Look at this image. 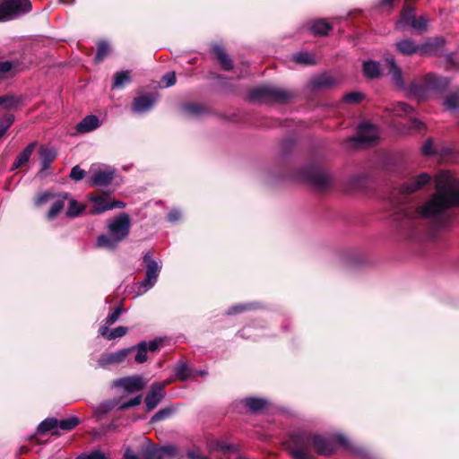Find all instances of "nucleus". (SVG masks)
I'll use <instances>...</instances> for the list:
<instances>
[{
  "mask_svg": "<svg viewBox=\"0 0 459 459\" xmlns=\"http://www.w3.org/2000/svg\"><path fill=\"white\" fill-rule=\"evenodd\" d=\"M436 193L420 208L401 205L393 214L397 230L406 238H415L420 230V218H437L440 228L445 227L449 217L444 212L451 207H459V183L448 171L436 177Z\"/></svg>",
  "mask_w": 459,
  "mask_h": 459,
  "instance_id": "1",
  "label": "nucleus"
},
{
  "mask_svg": "<svg viewBox=\"0 0 459 459\" xmlns=\"http://www.w3.org/2000/svg\"><path fill=\"white\" fill-rule=\"evenodd\" d=\"M335 443L349 447V441L342 434H335L332 438L321 435L299 431L290 435V453L294 459H312L310 446H314L319 455H330L333 453Z\"/></svg>",
  "mask_w": 459,
  "mask_h": 459,
  "instance_id": "2",
  "label": "nucleus"
},
{
  "mask_svg": "<svg viewBox=\"0 0 459 459\" xmlns=\"http://www.w3.org/2000/svg\"><path fill=\"white\" fill-rule=\"evenodd\" d=\"M448 85V78L428 74L424 76L422 84L413 82L409 85L407 91L409 95L417 100H424L429 92L441 93L446 90Z\"/></svg>",
  "mask_w": 459,
  "mask_h": 459,
  "instance_id": "3",
  "label": "nucleus"
},
{
  "mask_svg": "<svg viewBox=\"0 0 459 459\" xmlns=\"http://www.w3.org/2000/svg\"><path fill=\"white\" fill-rule=\"evenodd\" d=\"M290 98L289 91L273 85L258 86L249 92V99L254 101L285 102Z\"/></svg>",
  "mask_w": 459,
  "mask_h": 459,
  "instance_id": "4",
  "label": "nucleus"
},
{
  "mask_svg": "<svg viewBox=\"0 0 459 459\" xmlns=\"http://www.w3.org/2000/svg\"><path fill=\"white\" fill-rule=\"evenodd\" d=\"M30 10V0H0V22L13 20Z\"/></svg>",
  "mask_w": 459,
  "mask_h": 459,
  "instance_id": "5",
  "label": "nucleus"
},
{
  "mask_svg": "<svg viewBox=\"0 0 459 459\" xmlns=\"http://www.w3.org/2000/svg\"><path fill=\"white\" fill-rule=\"evenodd\" d=\"M143 259L146 264V270L144 279L139 282L138 294L140 295L145 293L155 285L161 270V265L157 261L152 259L151 252H147Z\"/></svg>",
  "mask_w": 459,
  "mask_h": 459,
  "instance_id": "6",
  "label": "nucleus"
},
{
  "mask_svg": "<svg viewBox=\"0 0 459 459\" xmlns=\"http://www.w3.org/2000/svg\"><path fill=\"white\" fill-rule=\"evenodd\" d=\"M427 19L424 16L416 17L413 7L404 4L399 21L396 22L398 30L411 27L417 31H424L427 29Z\"/></svg>",
  "mask_w": 459,
  "mask_h": 459,
  "instance_id": "7",
  "label": "nucleus"
},
{
  "mask_svg": "<svg viewBox=\"0 0 459 459\" xmlns=\"http://www.w3.org/2000/svg\"><path fill=\"white\" fill-rule=\"evenodd\" d=\"M69 195L67 193L63 194H52L43 193L41 194L37 201V204H43L48 202L51 203V207L47 214L48 220H54L63 211L65 202L67 201Z\"/></svg>",
  "mask_w": 459,
  "mask_h": 459,
  "instance_id": "8",
  "label": "nucleus"
},
{
  "mask_svg": "<svg viewBox=\"0 0 459 459\" xmlns=\"http://www.w3.org/2000/svg\"><path fill=\"white\" fill-rule=\"evenodd\" d=\"M90 201L92 203L91 214H100L108 210L126 207L125 203L112 200L108 195H91Z\"/></svg>",
  "mask_w": 459,
  "mask_h": 459,
  "instance_id": "9",
  "label": "nucleus"
},
{
  "mask_svg": "<svg viewBox=\"0 0 459 459\" xmlns=\"http://www.w3.org/2000/svg\"><path fill=\"white\" fill-rule=\"evenodd\" d=\"M130 225L129 216L123 212L111 221L108 228L110 235L114 236L120 242L128 236Z\"/></svg>",
  "mask_w": 459,
  "mask_h": 459,
  "instance_id": "10",
  "label": "nucleus"
},
{
  "mask_svg": "<svg viewBox=\"0 0 459 459\" xmlns=\"http://www.w3.org/2000/svg\"><path fill=\"white\" fill-rule=\"evenodd\" d=\"M134 349V347H129L113 352L103 353L99 359L98 364L101 368L121 364L126 360Z\"/></svg>",
  "mask_w": 459,
  "mask_h": 459,
  "instance_id": "11",
  "label": "nucleus"
},
{
  "mask_svg": "<svg viewBox=\"0 0 459 459\" xmlns=\"http://www.w3.org/2000/svg\"><path fill=\"white\" fill-rule=\"evenodd\" d=\"M115 169L111 168L98 169L92 171L89 184L91 186H106L114 179Z\"/></svg>",
  "mask_w": 459,
  "mask_h": 459,
  "instance_id": "12",
  "label": "nucleus"
},
{
  "mask_svg": "<svg viewBox=\"0 0 459 459\" xmlns=\"http://www.w3.org/2000/svg\"><path fill=\"white\" fill-rule=\"evenodd\" d=\"M165 396L164 384L153 383L145 396V404L148 411H152Z\"/></svg>",
  "mask_w": 459,
  "mask_h": 459,
  "instance_id": "13",
  "label": "nucleus"
},
{
  "mask_svg": "<svg viewBox=\"0 0 459 459\" xmlns=\"http://www.w3.org/2000/svg\"><path fill=\"white\" fill-rule=\"evenodd\" d=\"M377 139V130L376 126L362 123L358 128L357 135L353 138V141L363 143L371 144Z\"/></svg>",
  "mask_w": 459,
  "mask_h": 459,
  "instance_id": "14",
  "label": "nucleus"
},
{
  "mask_svg": "<svg viewBox=\"0 0 459 459\" xmlns=\"http://www.w3.org/2000/svg\"><path fill=\"white\" fill-rule=\"evenodd\" d=\"M156 102V98L152 94H144L134 98L132 105V111L136 114L147 112L152 108Z\"/></svg>",
  "mask_w": 459,
  "mask_h": 459,
  "instance_id": "15",
  "label": "nucleus"
},
{
  "mask_svg": "<svg viewBox=\"0 0 459 459\" xmlns=\"http://www.w3.org/2000/svg\"><path fill=\"white\" fill-rule=\"evenodd\" d=\"M430 182V176L428 173H421L411 178L409 182L401 186V191L404 194H411L420 190Z\"/></svg>",
  "mask_w": 459,
  "mask_h": 459,
  "instance_id": "16",
  "label": "nucleus"
},
{
  "mask_svg": "<svg viewBox=\"0 0 459 459\" xmlns=\"http://www.w3.org/2000/svg\"><path fill=\"white\" fill-rule=\"evenodd\" d=\"M396 49L403 55L411 56L415 53L424 55L423 46L416 44L410 39H403L395 43Z\"/></svg>",
  "mask_w": 459,
  "mask_h": 459,
  "instance_id": "17",
  "label": "nucleus"
},
{
  "mask_svg": "<svg viewBox=\"0 0 459 459\" xmlns=\"http://www.w3.org/2000/svg\"><path fill=\"white\" fill-rule=\"evenodd\" d=\"M308 180L317 188L324 189L332 184V177L329 173L313 169L308 175Z\"/></svg>",
  "mask_w": 459,
  "mask_h": 459,
  "instance_id": "18",
  "label": "nucleus"
},
{
  "mask_svg": "<svg viewBox=\"0 0 459 459\" xmlns=\"http://www.w3.org/2000/svg\"><path fill=\"white\" fill-rule=\"evenodd\" d=\"M117 385L124 387L125 391L128 394L138 392L145 386L143 378L140 376L121 378L117 382Z\"/></svg>",
  "mask_w": 459,
  "mask_h": 459,
  "instance_id": "19",
  "label": "nucleus"
},
{
  "mask_svg": "<svg viewBox=\"0 0 459 459\" xmlns=\"http://www.w3.org/2000/svg\"><path fill=\"white\" fill-rule=\"evenodd\" d=\"M39 155L41 158V169L39 172L40 178L47 176L46 171L49 169L50 164L56 158V152L54 149L41 147L39 150Z\"/></svg>",
  "mask_w": 459,
  "mask_h": 459,
  "instance_id": "20",
  "label": "nucleus"
},
{
  "mask_svg": "<svg viewBox=\"0 0 459 459\" xmlns=\"http://www.w3.org/2000/svg\"><path fill=\"white\" fill-rule=\"evenodd\" d=\"M176 452L172 446H167L160 448H154L146 452V459H169Z\"/></svg>",
  "mask_w": 459,
  "mask_h": 459,
  "instance_id": "21",
  "label": "nucleus"
},
{
  "mask_svg": "<svg viewBox=\"0 0 459 459\" xmlns=\"http://www.w3.org/2000/svg\"><path fill=\"white\" fill-rule=\"evenodd\" d=\"M385 61L389 67L388 73L392 75L394 82L397 86L403 88L404 86L403 80V73L401 68L396 64L394 56L388 55L385 57Z\"/></svg>",
  "mask_w": 459,
  "mask_h": 459,
  "instance_id": "22",
  "label": "nucleus"
},
{
  "mask_svg": "<svg viewBox=\"0 0 459 459\" xmlns=\"http://www.w3.org/2000/svg\"><path fill=\"white\" fill-rule=\"evenodd\" d=\"M36 146H37L36 142H32V143H29L22 150V152L16 157V159L13 164L12 169L13 170V169H16L18 168L24 166L30 160V158L32 152H34Z\"/></svg>",
  "mask_w": 459,
  "mask_h": 459,
  "instance_id": "23",
  "label": "nucleus"
},
{
  "mask_svg": "<svg viewBox=\"0 0 459 459\" xmlns=\"http://www.w3.org/2000/svg\"><path fill=\"white\" fill-rule=\"evenodd\" d=\"M115 408H118L117 399L104 401L94 408V416L98 418V420H102Z\"/></svg>",
  "mask_w": 459,
  "mask_h": 459,
  "instance_id": "24",
  "label": "nucleus"
},
{
  "mask_svg": "<svg viewBox=\"0 0 459 459\" xmlns=\"http://www.w3.org/2000/svg\"><path fill=\"white\" fill-rule=\"evenodd\" d=\"M100 126L99 118L94 115L85 117L77 126L76 130L79 133H89L97 129Z\"/></svg>",
  "mask_w": 459,
  "mask_h": 459,
  "instance_id": "25",
  "label": "nucleus"
},
{
  "mask_svg": "<svg viewBox=\"0 0 459 459\" xmlns=\"http://www.w3.org/2000/svg\"><path fill=\"white\" fill-rule=\"evenodd\" d=\"M128 332V328L126 326H117L113 329H109L107 325H102L99 329V333L108 340H114L119 337H123Z\"/></svg>",
  "mask_w": 459,
  "mask_h": 459,
  "instance_id": "26",
  "label": "nucleus"
},
{
  "mask_svg": "<svg viewBox=\"0 0 459 459\" xmlns=\"http://www.w3.org/2000/svg\"><path fill=\"white\" fill-rule=\"evenodd\" d=\"M213 52L216 55L218 60L220 61L223 69L229 71L233 67V64L230 56L225 52L224 48L220 45H215L213 47Z\"/></svg>",
  "mask_w": 459,
  "mask_h": 459,
  "instance_id": "27",
  "label": "nucleus"
},
{
  "mask_svg": "<svg viewBox=\"0 0 459 459\" xmlns=\"http://www.w3.org/2000/svg\"><path fill=\"white\" fill-rule=\"evenodd\" d=\"M332 26L325 20H316L311 22L309 30L316 36L327 35Z\"/></svg>",
  "mask_w": 459,
  "mask_h": 459,
  "instance_id": "28",
  "label": "nucleus"
},
{
  "mask_svg": "<svg viewBox=\"0 0 459 459\" xmlns=\"http://www.w3.org/2000/svg\"><path fill=\"white\" fill-rule=\"evenodd\" d=\"M363 72L368 78L378 77L381 74L380 65L377 61H366L363 64Z\"/></svg>",
  "mask_w": 459,
  "mask_h": 459,
  "instance_id": "29",
  "label": "nucleus"
},
{
  "mask_svg": "<svg viewBox=\"0 0 459 459\" xmlns=\"http://www.w3.org/2000/svg\"><path fill=\"white\" fill-rule=\"evenodd\" d=\"M445 45V39L442 37L435 38L431 41H428L423 44L424 55H434L437 53L438 48H441Z\"/></svg>",
  "mask_w": 459,
  "mask_h": 459,
  "instance_id": "30",
  "label": "nucleus"
},
{
  "mask_svg": "<svg viewBox=\"0 0 459 459\" xmlns=\"http://www.w3.org/2000/svg\"><path fill=\"white\" fill-rule=\"evenodd\" d=\"M245 405L253 412L263 410L267 405V401L260 398H246L244 400Z\"/></svg>",
  "mask_w": 459,
  "mask_h": 459,
  "instance_id": "31",
  "label": "nucleus"
},
{
  "mask_svg": "<svg viewBox=\"0 0 459 459\" xmlns=\"http://www.w3.org/2000/svg\"><path fill=\"white\" fill-rule=\"evenodd\" d=\"M118 243H119V241L117 240V238L112 235H110V236L100 235L97 239L98 247L108 248V249L116 248V247L117 246Z\"/></svg>",
  "mask_w": 459,
  "mask_h": 459,
  "instance_id": "32",
  "label": "nucleus"
},
{
  "mask_svg": "<svg viewBox=\"0 0 459 459\" xmlns=\"http://www.w3.org/2000/svg\"><path fill=\"white\" fill-rule=\"evenodd\" d=\"M445 108L450 111L459 109V91H454L448 94L443 103Z\"/></svg>",
  "mask_w": 459,
  "mask_h": 459,
  "instance_id": "33",
  "label": "nucleus"
},
{
  "mask_svg": "<svg viewBox=\"0 0 459 459\" xmlns=\"http://www.w3.org/2000/svg\"><path fill=\"white\" fill-rule=\"evenodd\" d=\"M131 81L129 71L117 72L114 75L113 88H122Z\"/></svg>",
  "mask_w": 459,
  "mask_h": 459,
  "instance_id": "34",
  "label": "nucleus"
},
{
  "mask_svg": "<svg viewBox=\"0 0 459 459\" xmlns=\"http://www.w3.org/2000/svg\"><path fill=\"white\" fill-rule=\"evenodd\" d=\"M392 111L396 116L401 117V116H409L410 114H411L414 111V109L405 102H397L395 104H393Z\"/></svg>",
  "mask_w": 459,
  "mask_h": 459,
  "instance_id": "35",
  "label": "nucleus"
},
{
  "mask_svg": "<svg viewBox=\"0 0 459 459\" xmlns=\"http://www.w3.org/2000/svg\"><path fill=\"white\" fill-rule=\"evenodd\" d=\"M134 351L135 350L136 351V355H135V361L137 363H143L147 360V342H139L137 345L134 346Z\"/></svg>",
  "mask_w": 459,
  "mask_h": 459,
  "instance_id": "36",
  "label": "nucleus"
},
{
  "mask_svg": "<svg viewBox=\"0 0 459 459\" xmlns=\"http://www.w3.org/2000/svg\"><path fill=\"white\" fill-rule=\"evenodd\" d=\"M84 208L85 206L79 204L76 200L70 199L66 215L71 218L77 217L84 211Z\"/></svg>",
  "mask_w": 459,
  "mask_h": 459,
  "instance_id": "37",
  "label": "nucleus"
},
{
  "mask_svg": "<svg viewBox=\"0 0 459 459\" xmlns=\"http://www.w3.org/2000/svg\"><path fill=\"white\" fill-rule=\"evenodd\" d=\"M56 428H58V420L56 418H48L39 425L38 431L45 433Z\"/></svg>",
  "mask_w": 459,
  "mask_h": 459,
  "instance_id": "38",
  "label": "nucleus"
},
{
  "mask_svg": "<svg viewBox=\"0 0 459 459\" xmlns=\"http://www.w3.org/2000/svg\"><path fill=\"white\" fill-rule=\"evenodd\" d=\"M110 52V48L108 42L106 41H100L98 44V49L95 56V61L97 63L101 62L106 56H108Z\"/></svg>",
  "mask_w": 459,
  "mask_h": 459,
  "instance_id": "39",
  "label": "nucleus"
},
{
  "mask_svg": "<svg viewBox=\"0 0 459 459\" xmlns=\"http://www.w3.org/2000/svg\"><path fill=\"white\" fill-rule=\"evenodd\" d=\"M294 62L302 65H312L315 63L314 57L307 52H299L292 56Z\"/></svg>",
  "mask_w": 459,
  "mask_h": 459,
  "instance_id": "40",
  "label": "nucleus"
},
{
  "mask_svg": "<svg viewBox=\"0 0 459 459\" xmlns=\"http://www.w3.org/2000/svg\"><path fill=\"white\" fill-rule=\"evenodd\" d=\"M79 423V419L77 417H70L68 419H65L62 420H58V428L69 431L73 429H74Z\"/></svg>",
  "mask_w": 459,
  "mask_h": 459,
  "instance_id": "41",
  "label": "nucleus"
},
{
  "mask_svg": "<svg viewBox=\"0 0 459 459\" xmlns=\"http://www.w3.org/2000/svg\"><path fill=\"white\" fill-rule=\"evenodd\" d=\"M18 65L19 62L17 60L0 62V75L5 76V74L16 70Z\"/></svg>",
  "mask_w": 459,
  "mask_h": 459,
  "instance_id": "42",
  "label": "nucleus"
},
{
  "mask_svg": "<svg viewBox=\"0 0 459 459\" xmlns=\"http://www.w3.org/2000/svg\"><path fill=\"white\" fill-rule=\"evenodd\" d=\"M18 104V100L14 96H0V106L4 109L14 108Z\"/></svg>",
  "mask_w": 459,
  "mask_h": 459,
  "instance_id": "43",
  "label": "nucleus"
},
{
  "mask_svg": "<svg viewBox=\"0 0 459 459\" xmlns=\"http://www.w3.org/2000/svg\"><path fill=\"white\" fill-rule=\"evenodd\" d=\"M366 180H367L366 177H364L362 175H357V176L352 177L350 179L351 188H352L354 190L362 189L364 187Z\"/></svg>",
  "mask_w": 459,
  "mask_h": 459,
  "instance_id": "44",
  "label": "nucleus"
},
{
  "mask_svg": "<svg viewBox=\"0 0 459 459\" xmlns=\"http://www.w3.org/2000/svg\"><path fill=\"white\" fill-rule=\"evenodd\" d=\"M141 402H142V395H137V396L130 399L127 402H125V403H120L118 402V409L119 410H126V409H128V408H131V407H134V406L139 405L141 403Z\"/></svg>",
  "mask_w": 459,
  "mask_h": 459,
  "instance_id": "45",
  "label": "nucleus"
},
{
  "mask_svg": "<svg viewBox=\"0 0 459 459\" xmlns=\"http://www.w3.org/2000/svg\"><path fill=\"white\" fill-rule=\"evenodd\" d=\"M14 121V117L13 115H6L4 119H3V122L2 124L0 125V137H2L3 135H4L5 132L7 131V129L12 126V124L13 123Z\"/></svg>",
  "mask_w": 459,
  "mask_h": 459,
  "instance_id": "46",
  "label": "nucleus"
},
{
  "mask_svg": "<svg viewBox=\"0 0 459 459\" xmlns=\"http://www.w3.org/2000/svg\"><path fill=\"white\" fill-rule=\"evenodd\" d=\"M85 175L86 172L78 165L74 166L70 172V178L74 181L82 180L85 177Z\"/></svg>",
  "mask_w": 459,
  "mask_h": 459,
  "instance_id": "47",
  "label": "nucleus"
},
{
  "mask_svg": "<svg viewBox=\"0 0 459 459\" xmlns=\"http://www.w3.org/2000/svg\"><path fill=\"white\" fill-rule=\"evenodd\" d=\"M363 99L360 92H350L343 96V100L348 103H358Z\"/></svg>",
  "mask_w": 459,
  "mask_h": 459,
  "instance_id": "48",
  "label": "nucleus"
},
{
  "mask_svg": "<svg viewBox=\"0 0 459 459\" xmlns=\"http://www.w3.org/2000/svg\"><path fill=\"white\" fill-rule=\"evenodd\" d=\"M171 413V411L169 409H162L157 411L152 417L151 421L152 422H159L160 420H163L164 419L168 418Z\"/></svg>",
  "mask_w": 459,
  "mask_h": 459,
  "instance_id": "49",
  "label": "nucleus"
},
{
  "mask_svg": "<svg viewBox=\"0 0 459 459\" xmlns=\"http://www.w3.org/2000/svg\"><path fill=\"white\" fill-rule=\"evenodd\" d=\"M176 74L174 72L167 73L162 76L161 82L165 87H170L176 83Z\"/></svg>",
  "mask_w": 459,
  "mask_h": 459,
  "instance_id": "50",
  "label": "nucleus"
},
{
  "mask_svg": "<svg viewBox=\"0 0 459 459\" xmlns=\"http://www.w3.org/2000/svg\"><path fill=\"white\" fill-rule=\"evenodd\" d=\"M187 370V365L184 362H180L177 367L176 374L180 379L185 380L188 377Z\"/></svg>",
  "mask_w": 459,
  "mask_h": 459,
  "instance_id": "51",
  "label": "nucleus"
},
{
  "mask_svg": "<svg viewBox=\"0 0 459 459\" xmlns=\"http://www.w3.org/2000/svg\"><path fill=\"white\" fill-rule=\"evenodd\" d=\"M122 307H117L110 315L108 316V317L106 318V323L108 325H113L115 324L119 316H121L122 314Z\"/></svg>",
  "mask_w": 459,
  "mask_h": 459,
  "instance_id": "52",
  "label": "nucleus"
},
{
  "mask_svg": "<svg viewBox=\"0 0 459 459\" xmlns=\"http://www.w3.org/2000/svg\"><path fill=\"white\" fill-rule=\"evenodd\" d=\"M183 108L186 113L192 115H197L203 110L202 107L198 104H186Z\"/></svg>",
  "mask_w": 459,
  "mask_h": 459,
  "instance_id": "53",
  "label": "nucleus"
},
{
  "mask_svg": "<svg viewBox=\"0 0 459 459\" xmlns=\"http://www.w3.org/2000/svg\"><path fill=\"white\" fill-rule=\"evenodd\" d=\"M422 152L423 154L425 155H433L436 151H435V148H434V145H433V142L431 139H428L423 146H422Z\"/></svg>",
  "mask_w": 459,
  "mask_h": 459,
  "instance_id": "54",
  "label": "nucleus"
},
{
  "mask_svg": "<svg viewBox=\"0 0 459 459\" xmlns=\"http://www.w3.org/2000/svg\"><path fill=\"white\" fill-rule=\"evenodd\" d=\"M163 343L161 339H154L147 342V351H156Z\"/></svg>",
  "mask_w": 459,
  "mask_h": 459,
  "instance_id": "55",
  "label": "nucleus"
},
{
  "mask_svg": "<svg viewBox=\"0 0 459 459\" xmlns=\"http://www.w3.org/2000/svg\"><path fill=\"white\" fill-rule=\"evenodd\" d=\"M181 218V212L178 209H172L168 214V220L170 222H176Z\"/></svg>",
  "mask_w": 459,
  "mask_h": 459,
  "instance_id": "56",
  "label": "nucleus"
},
{
  "mask_svg": "<svg viewBox=\"0 0 459 459\" xmlns=\"http://www.w3.org/2000/svg\"><path fill=\"white\" fill-rule=\"evenodd\" d=\"M411 126L412 129L418 132H421L426 128L425 124L416 118L411 120Z\"/></svg>",
  "mask_w": 459,
  "mask_h": 459,
  "instance_id": "57",
  "label": "nucleus"
},
{
  "mask_svg": "<svg viewBox=\"0 0 459 459\" xmlns=\"http://www.w3.org/2000/svg\"><path fill=\"white\" fill-rule=\"evenodd\" d=\"M247 305H238L229 308L228 315H234L247 309Z\"/></svg>",
  "mask_w": 459,
  "mask_h": 459,
  "instance_id": "58",
  "label": "nucleus"
},
{
  "mask_svg": "<svg viewBox=\"0 0 459 459\" xmlns=\"http://www.w3.org/2000/svg\"><path fill=\"white\" fill-rule=\"evenodd\" d=\"M89 459H107L105 455L100 451H94L87 455Z\"/></svg>",
  "mask_w": 459,
  "mask_h": 459,
  "instance_id": "59",
  "label": "nucleus"
},
{
  "mask_svg": "<svg viewBox=\"0 0 459 459\" xmlns=\"http://www.w3.org/2000/svg\"><path fill=\"white\" fill-rule=\"evenodd\" d=\"M319 86H330L333 84V80L330 77H323L318 82Z\"/></svg>",
  "mask_w": 459,
  "mask_h": 459,
  "instance_id": "60",
  "label": "nucleus"
},
{
  "mask_svg": "<svg viewBox=\"0 0 459 459\" xmlns=\"http://www.w3.org/2000/svg\"><path fill=\"white\" fill-rule=\"evenodd\" d=\"M124 459H137V456L130 448H127L124 453Z\"/></svg>",
  "mask_w": 459,
  "mask_h": 459,
  "instance_id": "61",
  "label": "nucleus"
},
{
  "mask_svg": "<svg viewBox=\"0 0 459 459\" xmlns=\"http://www.w3.org/2000/svg\"><path fill=\"white\" fill-rule=\"evenodd\" d=\"M187 455L191 459H202V456H200L199 455H197L195 452H188Z\"/></svg>",
  "mask_w": 459,
  "mask_h": 459,
  "instance_id": "62",
  "label": "nucleus"
},
{
  "mask_svg": "<svg viewBox=\"0 0 459 459\" xmlns=\"http://www.w3.org/2000/svg\"><path fill=\"white\" fill-rule=\"evenodd\" d=\"M76 459H89L88 455H81L77 457Z\"/></svg>",
  "mask_w": 459,
  "mask_h": 459,
  "instance_id": "63",
  "label": "nucleus"
},
{
  "mask_svg": "<svg viewBox=\"0 0 459 459\" xmlns=\"http://www.w3.org/2000/svg\"><path fill=\"white\" fill-rule=\"evenodd\" d=\"M199 374H200L201 376H205V375H206V372H205V371H200V372H199Z\"/></svg>",
  "mask_w": 459,
  "mask_h": 459,
  "instance_id": "64",
  "label": "nucleus"
}]
</instances>
